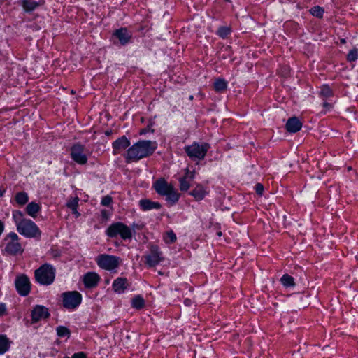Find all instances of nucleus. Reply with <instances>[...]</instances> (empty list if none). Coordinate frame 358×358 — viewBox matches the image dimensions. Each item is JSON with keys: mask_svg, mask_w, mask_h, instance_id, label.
<instances>
[{"mask_svg": "<svg viewBox=\"0 0 358 358\" xmlns=\"http://www.w3.org/2000/svg\"><path fill=\"white\" fill-rule=\"evenodd\" d=\"M72 213L75 215L76 217H78L80 216V213L78 212L77 208L71 209Z\"/></svg>", "mask_w": 358, "mask_h": 358, "instance_id": "nucleus-42", "label": "nucleus"}, {"mask_svg": "<svg viewBox=\"0 0 358 358\" xmlns=\"http://www.w3.org/2000/svg\"><path fill=\"white\" fill-rule=\"evenodd\" d=\"M358 58V50L357 48H353L351 50L348 55L347 59L350 62L355 61Z\"/></svg>", "mask_w": 358, "mask_h": 358, "instance_id": "nucleus-36", "label": "nucleus"}, {"mask_svg": "<svg viewBox=\"0 0 358 358\" xmlns=\"http://www.w3.org/2000/svg\"><path fill=\"white\" fill-rule=\"evenodd\" d=\"M57 335L59 336V337H64V336H66V337H69L70 336V334H71V331L70 330L66 327H64V326H59L57 328Z\"/></svg>", "mask_w": 358, "mask_h": 358, "instance_id": "nucleus-30", "label": "nucleus"}, {"mask_svg": "<svg viewBox=\"0 0 358 358\" xmlns=\"http://www.w3.org/2000/svg\"><path fill=\"white\" fill-rule=\"evenodd\" d=\"M10 343L8 338L5 335H0V355L8 350Z\"/></svg>", "mask_w": 358, "mask_h": 358, "instance_id": "nucleus-24", "label": "nucleus"}, {"mask_svg": "<svg viewBox=\"0 0 358 358\" xmlns=\"http://www.w3.org/2000/svg\"><path fill=\"white\" fill-rule=\"evenodd\" d=\"M131 304L132 307L141 309L145 306V301L141 296H136L132 299Z\"/></svg>", "mask_w": 358, "mask_h": 358, "instance_id": "nucleus-27", "label": "nucleus"}, {"mask_svg": "<svg viewBox=\"0 0 358 358\" xmlns=\"http://www.w3.org/2000/svg\"><path fill=\"white\" fill-rule=\"evenodd\" d=\"M217 236H222V232L220 231H219L217 233Z\"/></svg>", "mask_w": 358, "mask_h": 358, "instance_id": "nucleus-46", "label": "nucleus"}, {"mask_svg": "<svg viewBox=\"0 0 358 358\" xmlns=\"http://www.w3.org/2000/svg\"><path fill=\"white\" fill-rule=\"evenodd\" d=\"M112 203V198L110 196L103 197L101 204L104 206H108Z\"/></svg>", "mask_w": 358, "mask_h": 358, "instance_id": "nucleus-37", "label": "nucleus"}, {"mask_svg": "<svg viewBox=\"0 0 358 358\" xmlns=\"http://www.w3.org/2000/svg\"><path fill=\"white\" fill-rule=\"evenodd\" d=\"M320 95L324 98H328L333 95V92L328 85H324L321 88Z\"/></svg>", "mask_w": 358, "mask_h": 358, "instance_id": "nucleus-32", "label": "nucleus"}, {"mask_svg": "<svg viewBox=\"0 0 358 358\" xmlns=\"http://www.w3.org/2000/svg\"><path fill=\"white\" fill-rule=\"evenodd\" d=\"M35 278L42 285H50L55 279V271L51 266L45 264L36 270Z\"/></svg>", "mask_w": 358, "mask_h": 358, "instance_id": "nucleus-4", "label": "nucleus"}, {"mask_svg": "<svg viewBox=\"0 0 358 358\" xmlns=\"http://www.w3.org/2000/svg\"><path fill=\"white\" fill-rule=\"evenodd\" d=\"M65 358H69V357H65Z\"/></svg>", "mask_w": 358, "mask_h": 358, "instance_id": "nucleus-48", "label": "nucleus"}, {"mask_svg": "<svg viewBox=\"0 0 358 358\" xmlns=\"http://www.w3.org/2000/svg\"><path fill=\"white\" fill-rule=\"evenodd\" d=\"M129 145V141L125 136H122L113 143V153L115 155L120 153L128 148Z\"/></svg>", "mask_w": 358, "mask_h": 358, "instance_id": "nucleus-15", "label": "nucleus"}, {"mask_svg": "<svg viewBox=\"0 0 358 358\" xmlns=\"http://www.w3.org/2000/svg\"><path fill=\"white\" fill-rule=\"evenodd\" d=\"M128 285L127 280L125 278H118L113 283L114 291L119 294L124 292Z\"/></svg>", "mask_w": 358, "mask_h": 358, "instance_id": "nucleus-19", "label": "nucleus"}, {"mask_svg": "<svg viewBox=\"0 0 358 358\" xmlns=\"http://www.w3.org/2000/svg\"><path fill=\"white\" fill-rule=\"evenodd\" d=\"M209 149V145L207 143H202L199 145L197 143H194L190 145L185 148V151L187 155L193 160L203 159L207 151Z\"/></svg>", "mask_w": 358, "mask_h": 358, "instance_id": "nucleus-5", "label": "nucleus"}, {"mask_svg": "<svg viewBox=\"0 0 358 358\" xmlns=\"http://www.w3.org/2000/svg\"><path fill=\"white\" fill-rule=\"evenodd\" d=\"M231 32V29L228 27H221L218 29L217 34L222 38L227 37Z\"/></svg>", "mask_w": 358, "mask_h": 358, "instance_id": "nucleus-35", "label": "nucleus"}, {"mask_svg": "<svg viewBox=\"0 0 358 358\" xmlns=\"http://www.w3.org/2000/svg\"><path fill=\"white\" fill-rule=\"evenodd\" d=\"M41 208L39 204L35 202L29 203L26 207L27 213L31 217L35 218L37 216Z\"/></svg>", "mask_w": 358, "mask_h": 358, "instance_id": "nucleus-23", "label": "nucleus"}, {"mask_svg": "<svg viewBox=\"0 0 358 358\" xmlns=\"http://www.w3.org/2000/svg\"><path fill=\"white\" fill-rule=\"evenodd\" d=\"M6 310V306L4 304H0V315H3Z\"/></svg>", "mask_w": 358, "mask_h": 358, "instance_id": "nucleus-41", "label": "nucleus"}, {"mask_svg": "<svg viewBox=\"0 0 358 358\" xmlns=\"http://www.w3.org/2000/svg\"><path fill=\"white\" fill-rule=\"evenodd\" d=\"M155 191L160 195L165 196L172 189L173 186L168 183L164 179L157 180L154 185Z\"/></svg>", "mask_w": 358, "mask_h": 358, "instance_id": "nucleus-13", "label": "nucleus"}, {"mask_svg": "<svg viewBox=\"0 0 358 358\" xmlns=\"http://www.w3.org/2000/svg\"><path fill=\"white\" fill-rule=\"evenodd\" d=\"M50 316L48 310L43 306H36L31 311V320L34 322H36L41 320L46 319Z\"/></svg>", "mask_w": 358, "mask_h": 358, "instance_id": "nucleus-12", "label": "nucleus"}, {"mask_svg": "<svg viewBox=\"0 0 358 358\" xmlns=\"http://www.w3.org/2000/svg\"><path fill=\"white\" fill-rule=\"evenodd\" d=\"M280 281L282 284L287 287L294 285V278L287 274L283 275Z\"/></svg>", "mask_w": 358, "mask_h": 358, "instance_id": "nucleus-29", "label": "nucleus"}, {"mask_svg": "<svg viewBox=\"0 0 358 358\" xmlns=\"http://www.w3.org/2000/svg\"><path fill=\"white\" fill-rule=\"evenodd\" d=\"M72 358H86V355L83 352H80L74 353L72 355Z\"/></svg>", "mask_w": 358, "mask_h": 358, "instance_id": "nucleus-40", "label": "nucleus"}, {"mask_svg": "<svg viewBox=\"0 0 358 358\" xmlns=\"http://www.w3.org/2000/svg\"><path fill=\"white\" fill-rule=\"evenodd\" d=\"M302 127V123L297 117L289 118L286 124V129L289 132L296 133L299 131Z\"/></svg>", "mask_w": 358, "mask_h": 358, "instance_id": "nucleus-18", "label": "nucleus"}, {"mask_svg": "<svg viewBox=\"0 0 358 358\" xmlns=\"http://www.w3.org/2000/svg\"><path fill=\"white\" fill-rule=\"evenodd\" d=\"M108 236L114 238L120 236L122 239H130L132 237L131 229L122 222H115L106 230Z\"/></svg>", "mask_w": 358, "mask_h": 358, "instance_id": "nucleus-3", "label": "nucleus"}, {"mask_svg": "<svg viewBox=\"0 0 358 358\" xmlns=\"http://www.w3.org/2000/svg\"><path fill=\"white\" fill-rule=\"evenodd\" d=\"M98 266L105 270H113L118 267L120 258L110 255H100L96 259Z\"/></svg>", "mask_w": 358, "mask_h": 358, "instance_id": "nucleus-6", "label": "nucleus"}, {"mask_svg": "<svg viewBox=\"0 0 358 358\" xmlns=\"http://www.w3.org/2000/svg\"><path fill=\"white\" fill-rule=\"evenodd\" d=\"M7 241L6 250L10 254H17L22 250V247L18 241V236L15 233H10L6 239Z\"/></svg>", "mask_w": 358, "mask_h": 358, "instance_id": "nucleus-10", "label": "nucleus"}, {"mask_svg": "<svg viewBox=\"0 0 358 358\" xmlns=\"http://www.w3.org/2000/svg\"><path fill=\"white\" fill-rule=\"evenodd\" d=\"M194 173L189 172L188 169L186 170V173L184 177L180 179V189L181 191H187L190 187V182L194 179Z\"/></svg>", "mask_w": 358, "mask_h": 358, "instance_id": "nucleus-16", "label": "nucleus"}, {"mask_svg": "<svg viewBox=\"0 0 358 358\" xmlns=\"http://www.w3.org/2000/svg\"><path fill=\"white\" fill-rule=\"evenodd\" d=\"M164 240L166 243H174L176 241V235L173 231H169L164 236Z\"/></svg>", "mask_w": 358, "mask_h": 358, "instance_id": "nucleus-33", "label": "nucleus"}, {"mask_svg": "<svg viewBox=\"0 0 358 358\" xmlns=\"http://www.w3.org/2000/svg\"><path fill=\"white\" fill-rule=\"evenodd\" d=\"M331 106L329 103H328L327 102L324 103V107L329 108H331Z\"/></svg>", "mask_w": 358, "mask_h": 358, "instance_id": "nucleus-44", "label": "nucleus"}, {"mask_svg": "<svg viewBox=\"0 0 358 358\" xmlns=\"http://www.w3.org/2000/svg\"><path fill=\"white\" fill-rule=\"evenodd\" d=\"M16 202L19 205H24L29 200V197L27 193L25 192H19L15 196Z\"/></svg>", "mask_w": 358, "mask_h": 358, "instance_id": "nucleus-28", "label": "nucleus"}, {"mask_svg": "<svg viewBox=\"0 0 358 358\" xmlns=\"http://www.w3.org/2000/svg\"><path fill=\"white\" fill-rule=\"evenodd\" d=\"M145 258L146 264L150 267L157 265L164 260L162 252L159 250V247L155 245L150 246V252L145 256Z\"/></svg>", "mask_w": 358, "mask_h": 358, "instance_id": "nucleus-8", "label": "nucleus"}, {"mask_svg": "<svg viewBox=\"0 0 358 358\" xmlns=\"http://www.w3.org/2000/svg\"><path fill=\"white\" fill-rule=\"evenodd\" d=\"M310 13L317 17L321 18L324 14V9L320 6H314L310 10Z\"/></svg>", "mask_w": 358, "mask_h": 358, "instance_id": "nucleus-31", "label": "nucleus"}, {"mask_svg": "<svg viewBox=\"0 0 358 358\" xmlns=\"http://www.w3.org/2000/svg\"><path fill=\"white\" fill-rule=\"evenodd\" d=\"M71 156L72 159L79 164L87 163V157L84 152V146L76 144L71 148Z\"/></svg>", "mask_w": 358, "mask_h": 358, "instance_id": "nucleus-11", "label": "nucleus"}, {"mask_svg": "<svg viewBox=\"0 0 358 358\" xmlns=\"http://www.w3.org/2000/svg\"><path fill=\"white\" fill-rule=\"evenodd\" d=\"M4 229L3 223L0 220V235L2 234Z\"/></svg>", "mask_w": 358, "mask_h": 358, "instance_id": "nucleus-43", "label": "nucleus"}, {"mask_svg": "<svg viewBox=\"0 0 358 358\" xmlns=\"http://www.w3.org/2000/svg\"><path fill=\"white\" fill-rule=\"evenodd\" d=\"M341 43H345V39H341Z\"/></svg>", "mask_w": 358, "mask_h": 358, "instance_id": "nucleus-47", "label": "nucleus"}, {"mask_svg": "<svg viewBox=\"0 0 358 358\" xmlns=\"http://www.w3.org/2000/svg\"><path fill=\"white\" fill-rule=\"evenodd\" d=\"M44 3V0H38L37 1L32 0H23L22 1V6L24 9L27 11H32L37 7L43 5Z\"/></svg>", "mask_w": 358, "mask_h": 358, "instance_id": "nucleus-21", "label": "nucleus"}, {"mask_svg": "<svg viewBox=\"0 0 358 358\" xmlns=\"http://www.w3.org/2000/svg\"><path fill=\"white\" fill-rule=\"evenodd\" d=\"M3 192H4V190H1L0 189V196H3Z\"/></svg>", "mask_w": 358, "mask_h": 358, "instance_id": "nucleus-45", "label": "nucleus"}, {"mask_svg": "<svg viewBox=\"0 0 358 358\" xmlns=\"http://www.w3.org/2000/svg\"><path fill=\"white\" fill-rule=\"evenodd\" d=\"M214 89L216 92H222L226 90L227 83L222 78L217 79L213 84Z\"/></svg>", "mask_w": 358, "mask_h": 358, "instance_id": "nucleus-26", "label": "nucleus"}, {"mask_svg": "<svg viewBox=\"0 0 358 358\" xmlns=\"http://www.w3.org/2000/svg\"><path fill=\"white\" fill-rule=\"evenodd\" d=\"M208 194V191L201 185H197L195 188L189 192V194L196 201L203 200Z\"/></svg>", "mask_w": 358, "mask_h": 358, "instance_id": "nucleus-17", "label": "nucleus"}, {"mask_svg": "<svg viewBox=\"0 0 358 358\" xmlns=\"http://www.w3.org/2000/svg\"><path fill=\"white\" fill-rule=\"evenodd\" d=\"M99 281V275L94 272H89L83 276L84 285L87 288L96 287Z\"/></svg>", "mask_w": 358, "mask_h": 358, "instance_id": "nucleus-14", "label": "nucleus"}, {"mask_svg": "<svg viewBox=\"0 0 358 358\" xmlns=\"http://www.w3.org/2000/svg\"><path fill=\"white\" fill-rule=\"evenodd\" d=\"M63 306L67 309H74L82 301V295L77 291L66 292L62 295Z\"/></svg>", "mask_w": 358, "mask_h": 358, "instance_id": "nucleus-7", "label": "nucleus"}, {"mask_svg": "<svg viewBox=\"0 0 358 358\" xmlns=\"http://www.w3.org/2000/svg\"><path fill=\"white\" fill-rule=\"evenodd\" d=\"M152 124H150L147 128H145V129H143L141 131H140V134H146L149 131H151V132H153L154 130L152 129Z\"/></svg>", "mask_w": 358, "mask_h": 358, "instance_id": "nucleus-39", "label": "nucleus"}, {"mask_svg": "<svg viewBox=\"0 0 358 358\" xmlns=\"http://www.w3.org/2000/svg\"><path fill=\"white\" fill-rule=\"evenodd\" d=\"M79 198L78 196L70 199L66 203V206L71 209L77 208L78 206Z\"/></svg>", "mask_w": 358, "mask_h": 358, "instance_id": "nucleus-34", "label": "nucleus"}, {"mask_svg": "<svg viewBox=\"0 0 358 358\" xmlns=\"http://www.w3.org/2000/svg\"><path fill=\"white\" fill-rule=\"evenodd\" d=\"M139 205L143 210H149L152 209H159L161 204L158 202H154L149 199H141Z\"/></svg>", "mask_w": 358, "mask_h": 358, "instance_id": "nucleus-20", "label": "nucleus"}, {"mask_svg": "<svg viewBox=\"0 0 358 358\" xmlns=\"http://www.w3.org/2000/svg\"><path fill=\"white\" fill-rule=\"evenodd\" d=\"M157 144L152 141H139L130 147L125 155L126 162H136L152 155L157 149Z\"/></svg>", "mask_w": 358, "mask_h": 358, "instance_id": "nucleus-1", "label": "nucleus"}, {"mask_svg": "<svg viewBox=\"0 0 358 358\" xmlns=\"http://www.w3.org/2000/svg\"><path fill=\"white\" fill-rule=\"evenodd\" d=\"M165 196H166V200L173 205L178 201L180 194L173 187Z\"/></svg>", "mask_w": 358, "mask_h": 358, "instance_id": "nucleus-25", "label": "nucleus"}, {"mask_svg": "<svg viewBox=\"0 0 358 358\" xmlns=\"http://www.w3.org/2000/svg\"><path fill=\"white\" fill-rule=\"evenodd\" d=\"M115 35L117 37L120 43L126 44L130 39L131 36L127 29H120L115 31Z\"/></svg>", "mask_w": 358, "mask_h": 358, "instance_id": "nucleus-22", "label": "nucleus"}, {"mask_svg": "<svg viewBox=\"0 0 358 358\" xmlns=\"http://www.w3.org/2000/svg\"><path fill=\"white\" fill-rule=\"evenodd\" d=\"M15 287L21 296H27L30 292V282L27 276L21 275L15 279Z\"/></svg>", "mask_w": 358, "mask_h": 358, "instance_id": "nucleus-9", "label": "nucleus"}, {"mask_svg": "<svg viewBox=\"0 0 358 358\" xmlns=\"http://www.w3.org/2000/svg\"><path fill=\"white\" fill-rule=\"evenodd\" d=\"M13 218L16 224L17 231L27 238H39L41 232L37 225L31 220L24 217L21 211L13 212Z\"/></svg>", "mask_w": 358, "mask_h": 358, "instance_id": "nucleus-2", "label": "nucleus"}, {"mask_svg": "<svg viewBox=\"0 0 358 358\" xmlns=\"http://www.w3.org/2000/svg\"><path fill=\"white\" fill-rule=\"evenodd\" d=\"M255 190L257 194H258L259 195H262L264 192V186L260 183H257L255 185Z\"/></svg>", "mask_w": 358, "mask_h": 358, "instance_id": "nucleus-38", "label": "nucleus"}]
</instances>
